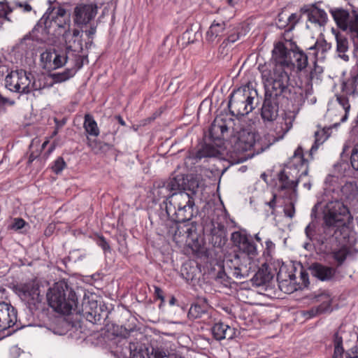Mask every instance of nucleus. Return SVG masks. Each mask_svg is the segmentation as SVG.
<instances>
[{"label":"nucleus","mask_w":358,"mask_h":358,"mask_svg":"<svg viewBox=\"0 0 358 358\" xmlns=\"http://www.w3.org/2000/svg\"><path fill=\"white\" fill-rule=\"evenodd\" d=\"M265 88L264 100L261 109V117L265 123L276 121L277 138H282L292 127L293 122L306 96L303 90L299 86L288 85L285 72L262 71Z\"/></svg>","instance_id":"obj_1"},{"label":"nucleus","mask_w":358,"mask_h":358,"mask_svg":"<svg viewBox=\"0 0 358 358\" xmlns=\"http://www.w3.org/2000/svg\"><path fill=\"white\" fill-rule=\"evenodd\" d=\"M307 173V162L303 158L301 147H298L290 159L289 166L278 174V195L273 194L272 199L266 204L273 210L278 203H280V197L287 199L289 201V206L284 209V212L287 217H292L294 215L293 200L296 197V187L299 178Z\"/></svg>","instance_id":"obj_2"},{"label":"nucleus","mask_w":358,"mask_h":358,"mask_svg":"<svg viewBox=\"0 0 358 358\" xmlns=\"http://www.w3.org/2000/svg\"><path fill=\"white\" fill-rule=\"evenodd\" d=\"M322 233L317 240L322 243H342V239L349 237V225L353 221L349 208L341 200L329 201L323 208Z\"/></svg>","instance_id":"obj_3"},{"label":"nucleus","mask_w":358,"mask_h":358,"mask_svg":"<svg viewBox=\"0 0 358 358\" xmlns=\"http://www.w3.org/2000/svg\"><path fill=\"white\" fill-rule=\"evenodd\" d=\"M273 66L271 69H264L263 71L269 72L275 71L277 69L285 72L289 83V75L295 67L298 71L304 69L308 65V57L295 45L289 41L277 43L272 51Z\"/></svg>","instance_id":"obj_4"},{"label":"nucleus","mask_w":358,"mask_h":358,"mask_svg":"<svg viewBox=\"0 0 358 358\" xmlns=\"http://www.w3.org/2000/svg\"><path fill=\"white\" fill-rule=\"evenodd\" d=\"M194 198L185 191L173 192L166 203L168 216L175 222L189 221L194 216Z\"/></svg>","instance_id":"obj_5"},{"label":"nucleus","mask_w":358,"mask_h":358,"mask_svg":"<svg viewBox=\"0 0 358 358\" xmlns=\"http://www.w3.org/2000/svg\"><path fill=\"white\" fill-rule=\"evenodd\" d=\"M232 152L236 155H241L254 148V152L259 153L266 148H262L261 143L257 140L256 133L249 127L236 125L234 134L230 138Z\"/></svg>","instance_id":"obj_6"},{"label":"nucleus","mask_w":358,"mask_h":358,"mask_svg":"<svg viewBox=\"0 0 358 358\" xmlns=\"http://www.w3.org/2000/svg\"><path fill=\"white\" fill-rule=\"evenodd\" d=\"M68 286L64 282H57L47 293L49 305L57 312L63 314H69L76 306L75 294L69 292L66 298V291Z\"/></svg>","instance_id":"obj_7"},{"label":"nucleus","mask_w":358,"mask_h":358,"mask_svg":"<svg viewBox=\"0 0 358 358\" xmlns=\"http://www.w3.org/2000/svg\"><path fill=\"white\" fill-rule=\"evenodd\" d=\"M257 95V91L249 87L234 90L230 96L228 104L229 110L234 115H248L255 108L254 100Z\"/></svg>","instance_id":"obj_8"},{"label":"nucleus","mask_w":358,"mask_h":358,"mask_svg":"<svg viewBox=\"0 0 358 358\" xmlns=\"http://www.w3.org/2000/svg\"><path fill=\"white\" fill-rule=\"evenodd\" d=\"M5 86L8 90L19 94H29L39 89L32 74L23 69L8 73L5 78Z\"/></svg>","instance_id":"obj_9"},{"label":"nucleus","mask_w":358,"mask_h":358,"mask_svg":"<svg viewBox=\"0 0 358 358\" xmlns=\"http://www.w3.org/2000/svg\"><path fill=\"white\" fill-rule=\"evenodd\" d=\"M173 240L178 245H185L189 247L196 246L200 233L195 222L188 221L175 222L169 231Z\"/></svg>","instance_id":"obj_10"},{"label":"nucleus","mask_w":358,"mask_h":358,"mask_svg":"<svg viewBox=\"0 0 358 358\" xmlns=\"http://www.w3.org/2000/svg\"><path fill=\"white\" fill-rule=\"evenodd\" d=\"M337 27L347 31L352 42L358 44V13H350L343 8H332L329 10Z\"/></svg>","instance_id":"obj_11"},{"label":"nucleus","mask_w":358,"mask_h":358,"mask_svg":"<svg viewBox=\"0 0 358 358\" xmlns=\"http://www.w3.org/2000/svg\"><path fill=\"white\" fill-rule=\"evenodd\" d=\"M41 22H43L46 28L57 27L63 29V36L66 43H68L69 37L71 36L69 29L70 17L64 8L59 6L51 8L50 7L41 19Z\"/></svg>","instance_id":"obj_12"},{"label":"nucleus","mask_w":358,"mask_h":358,"mask_svg":"<svg viewBox=\"0 0 358 358\" xmlns=\"http://www.w3.org/2000/svg\"><path fill=\"white\" fill-rule=\"evenodd\" d=\"M357 96L358 81L355 76H353L343 83L342 94L337 96V101L343 113L339 124L345 122L348 120L350 108V101H354Z\"/></svg>","instance_id":"obj_13"},{"label":"nucleus","mask_w":358,"mask_h":358,"mask_svg":"<svg viewBox=\"0 0 358 358\" xmlns=\"http://www.w3.org/2000/svg\"><path fill=\"white\" fill-rule=\"evenodd\" d=\"M78 55L70 48H67L66 54L58 52L55 50H47L41 55L43 68L48 70H55L64 66L68 61Z\"/></svg>","instance_id":"obj_14"},{"label":"nucleus","mask_w":358,"mask_h":358,"mask_svg":"<svg viewBox=\"0 0 358 358\" xmlns=\"http://www.w3.org/2000/svg\"><path fill=\"white\" fill-rule=\"evenodd\" d=\"M16 291L21 300L27 303L30 308L31 306L36 307L43 299L39 286L34 282L21 285L18 286Z\"/></svg>","instance_id":"obj_15"},{"label":"nucleus","mask_w":358,"mask_h":358,"mask_svg":"<svg viewBox=\"0 0 358 358\" xmlns=\"http://www.w3.org/2000/svg\"><path fill=\"white\" fill-rule=\"evenodd\" d=\"M131 358H170L171 353L162 347L148 348L143 345L131 344L129 346Z\"/></svg>","instance_id":"obj_16"},{"label":"nucleus","mask_w":358,"mask_h":358,"mask_svg":"<svg viewBox=\"0 0 358 358\" xmlns=\"http://www.w3.org/2000/svg\"><path fill=\"white\" fill-rule=\"evenodd\" d=\"M17 322V310L10 304L0 301V332L7 331L6 336H9L13 331H10Z\"/></svg>","instance_id":"obj_17"},{"label":"nucleus","mask_w":358,"mask_h":358,"mask_svg":"<svg viewBox=\"0 0 358 358\" xmlns=\"http://www.w3.org/2000/svg\"><path fill=\"white\" fill-rule=\"evenodd\" d=\"M303 13L306 15V27L308 29L322 31L328 21L327 13L317 7L312 6L304 10Z\"/></svg>","instance_id":"obj_18"},{"label":"nucleus","mask_w":358,"mask_h":358,"mask_svg":"<svg viewBox=\"0 0 358 358\" xmlns=\"http://www.w3.org/2000/svg\"><path fill=\"white\" fill-rule=\"evenodd\" d=\"M231 240L240 250L246 254L248 258L256 266L255 259L257 257L258 251L257 245L251 241L246 234L240 231H235L231 234Z\"/></svg>","instance_id":"obj_19"},{"label":"nucleus","mask_w":358,"mask_h":358,"mask_svg":"<svg viewBox=\"0 0 358 358\" xmlns=\"http://www.w3.org/2000/svg\"><path fill=\"white\" fill-rule=\"evenodd\" d=\"M265 249L263 252V257L265 259V262L262 265V268L257 273V275L262 276L263 281L269 280L273 278L274 273L272 268V257L275 252V245L269 239L265 242Z\"/></svg>","instance_id":"obj_20"},{"label":"nucleus","mask_w":358,"mask_h":358,"mask_svg":"<svg viewBox=\"0 0 358 358\" xmlns=\"http://www.w3.org/2000/svg\"><path fill=\"white\" fill-rule=\"evenodd\" d=\"M97 6L95 4H78L74 8V22L78 24H87L97 14Z\"/></svg>","instance_id":"obj_21"},{"label":"nucleus","mask_w":358,"mask_h":358,"mask_svg":"<svg viewBox=\"0 0 358 358\" xmlns=\"http://www.w3.org/2000/svg\"><path fill=\"white\" fill-rule=\"evenodd\" d=\"M233 124V121L229 117H216L209 130L210 137L213 139L222 138Z\"/></svg>","instance_id":"obj_22"},{"label":"nucleus","mask_w":358,"mask_h":358,"mask_svg":"<svg viewBox=\"0 0 358 358\" xmlns=\"http://www.w3.org/2000/svg\"><path fill=\"white\" fill-rule=\"evenodd\" d=\"M70 62L72 63L71 68H68L62 72L52 74L51 76L55 83H62L68 80L75 76L78 70L83 67V61L80 55H75V57Z\"/></svg>","instance_id":"obj_23"},{"label":"nucleus","mask_w":358,"mask_h":358,"mask_svg":"<svg viewBox=\"0 0 358 358\" xmlns=\"http://www.w3.org/2000/svg\"><path fill=\"white\" fill-rule=\"evenodd\" d=\"M213 337L217 341L232 339L236 334L235 329L223 322L215 323L212 327Z\"/></svg>","instance_id":"obj_24"},{"label":"nucleus","mask_w":358,"mask_h":358,"mask_svg":"<svg viewBox=\"0 0 358 358\" xmlns=\"http://www.w3.org/2000/svg\"><path fill=\"white\" fill-rule=\"evenodd\" d=\"M226 23L222 20H214L206 32V38L208 42H214L224 34Z\"/></svg>","instance_id":"obj_25"},{"label":"nucleus","mask_w":358,"mask_h":358,"mask_svg":"<svg viewBox=\"0 0 358 358\" xmlns=\"http://www.w3.org/2000/svg\"><path fill=\"white\" fill-rule=\"evenodd\" d=\"M332 32L336 41V52L338 57L345 62H348L349 60V56L345 54L348 50V39L334 28L332 29Z\"/></svg>","instance_id":"obj_26"},{"label":"nucleus","mask_w":358,"mask_h":358,"mask_svg":"<svg viewBox=\"0 0 358 358\" xmlns=\"http://www.w3.org/2000/svg\"><path fill=\"white\" fill-rule=\"evenodd\" d=\"M172 194L170 192L164 181L155 182L152 189V194L155 201H158L161 199H166L165 204L166 205Z\"/></svg>","instance_id":"obj_27"},{"label":"nucleus","mask_w":358,"mask_h":358,"mask_svg":"<svg viewBox=\"0 0 358 358\" xmlns=\"http://www.w3.org/2000/svg\"><path fill=\"white\" fill-rule=\"evenodd\" d=\"M311 271L314 276L322 281L330 280L335 273L333 268L320 264L313 265Z\"/></svg>","instance_id":"obj_28"},{"label":"nucleus","mask_w":358,"mask_h":358,"mask_svg":"<svg viewBox=\"0 0 358 358\" xmlns=\"http://www.w3.org/2000/svg\"><path fill=\"white\" fill-rule=\"evenodd\" d=\"M82 306L83 314L87 320L92 322L93 320L96 321L97 302L94 300L84 299Z\"/></svg>","instance_id":"obj_29"},{"label":"nucleus","mask_w":358,"mask_h":358,"mask_svg":"<svg viewBox=\"0 0 358 358\" xmlns=\"http://www.w3.org/2000/svg\"><path fill=\"white\" fill-rule=\"evenodd\" d=\"M348 238L345 239H342V243L340 242H334L331 245H329L327 248H325V250H332V248L334 245H341V248L337 250H334L333 252V257L340 264H341L346 259L347 255H348V250L345 247L346 243H348L347 241Z\"/></svg>","instance_id":"obj_30"},{"label":"nucleus","mask_w":358,"mask_h":358,"mask_svg":"<svg viewBox=\"0 0 358 358\" xmlns=\"http://www.w3.org/2000/svg\"><path fill=\"white\" fill-rule=\"evenodd\" d=\"M329 129H321L315 132V141L310 150V155H313L319 146L322 145L329 138Z\"/></svg>","instance_id":"obj_31"},{"label":"nucleus","mask_w":358,"mask_h":358,"mask_svg":"<svg viewBox=\"0 0 358 358\" xmlns=\"http://www.w3.org/2000/svg\"><path fill=\"white\" fill-rule=\"evenodd\" d=\"M164 182L171 193L173 191L185 189V179L182 174H178L174 177L170 178L167 181Z\"/></svg>","instance_id":"obj_32"},{"label":"nucleus","mask_w":358,"mask_h":358,"mask_svg":"<svg viewBox=\"0 0 358 358\" xmlns=\"http://www.w3.org/2000/svg\"><path fill=\"white\" fill-rule=\"evenodd\" d=\"M83 127L85 131L89 135L94 137H96L99 135V129L97 126V123L91 115L86 114L85 115Z\"/></svg>","instance_id":"obj_33"},{"label":"nucleus","mask_w":358,"mask_h":358,"mask_svg":"<svg viewBox=\"0 0 358 358\" xmlns=\"http://www.w3.org/2000/svg\"><path fill=\"white\" fill-rule=\"evenodd\" d=\"M14 10V6H12L7 0L0 1V29L6 21L12 22L8 15Z\"/></svg>","instance_id":"obj_34"},{"label":"nucleus","mask_w":358,"mask_h":358,"mask_svg":"<svg viewBox=\"0 0 358 358\" xmlns=\"http://www.w3.org/2000/svg\"><path fill=\"white\" fill-rule=\"evenodd\" d=\"M341 192L345 199L352 200L358 194V187L354 182H348L342 186Z\"/></svg>","instance_id":"obj_35"},{"label":"nucleus","mask_w":358,"mask_h":358,"mask_svg":"<svg viewBox=\"0 0 358 358\" xmlns=\"http://www.w3.org/2000/svg\"><path fill=\"white\" fill-rule=\"evenodd\" d=\"M334 354L332 358H343L344 348L343 347V338L337 331L334 335Z\"/></svg>","instance_id":"obj_36"},{"label":"nucleus","mask_w":358,"mask_h":358,"mask_svg":"<svg viewBox=\"0 0 358 358\" xmlns=\"http://www.w3.org/2000/svg\"><path fill=\"white\" fill-rule=\"evenodd\" d=\"M331 48V44L328 43L323 38L317 39L314 45L311 46L309 50H313L314 56L315 58L317 57L318 54L321 53L322 55Z\"/></svg>","instance_id":"obj_37"},{"label":"nucleus","mask_w":358,"mask_h":358,"mask_svg":"<svg viewBox=\"0 0 358 358\" xmlns=\"http://www.w3.org/2000/svg\"><path fill=\"white\" fill-rule=\"evenodd\" d=\"M315 224L314 222H310L306 226V227L305 229V234H306L307 238L310 241H315L318 244H320L321 245H324V248H327L329 246V243L328 244H327V243L322 244L317 240V237L322 233V228L321 227L322 230L318 234L315 233ZM331 243H329V245H331Z\"/></svg>","instance_id":"obj_38"},{"label":"nucleus","mask_w":358,"mask_h":358,"mask_svg":"<svg viewBox=\"0 0 358 358\" xmlns=\"http://www.w3.org/2000/svg\"><path fill=\"white\" fill-rule=\"evenodd\" d=\"M207 313V306L206 305L194 304L188 312V317L191 319L201 318Z\"/></svg>","instance_id":"obj_39"},{"label":"nucleus","mask_w":358,"mask_h":358,"mask_svg":"<svg viewBox=\"0 0 358 358\" xmlns=\"http://www.w3.org/2000/svg\"><path fill=\"white\" fill-rule=\"evenodd\" d=\"M330 310V302L327 299V301L322 303L321 305L316 308H313L311 310H308L305 315H308V317H313L317 314L322 313L327 311Z\"/></svg>","instance_id":"obj_40"},{"label":"nucleus","mask_w":358,"mask_h":358,"mask_svg":"<svg viewBox=\"0 0 358 358\" xmlns=\"http://www.w3.org/2000/svg\"><path fill=\"white\" fill-rule=\"evenodd\" d=\"M215 281L217 284L220 285L223 287H228L231 285V278L227 275L224 271H220L215 278Z\"/></svg>","instance_id":"obj_41"},{"label":"nucleus","mask_w":358,"mask_h":358,"mask_svg":"<svg viewBox=\"0 0 358 358\" xmlns=\"http://www.w3.org/2000/svg\"><path fill=\"white\" fill-rule=\"evenodd\" d=\"M9 3L12 6H14V10L15 8H19L24 13H29L33 9L31 6L27 1H20L18 0H14Z\"/></svg>","instance_id":"obj_42"},{"label":"nucleus","mask_w":358,"mask_h":358,"mask_svg":"<svg viewBox=\"0 0 358 358\" xmlns=\"http://www.w3.org/2000/svg\"><path fill=\"white\" fill-rule=\"evenodd\" d=\"M65 167L66 162H64V159L60 157L55 159L52 166V169L54 173L59 174L64 169Z\"/></svg>","instance_id":"obj_43"},{"label":"nucleus","mask_w":358,"mask_h":358,"mask_svg":"<svg viewBox=\"0 0 358 358\" xmlns=\"http://www.w3.org/2000/svg\"><path fill=\"white\" fill-rule=\"evenodd\" d=\"M185 189H188L191 192L189 194L192 197L197 192L199 188V181L196 179H190L187 180V187Z\"/></svg>","instance_id":"obj_44"},{"label":"nucleus","mask_w":358,"mask_h":358,"mask_svg":"<svg viewBox=\"0 0 358 358\" xmlns=\"http://www.w3.org/2000/svg\"><path fill=\"white\" fill-rule=\"evenodd\" d=\"M350 163L352 168L358 171V143L355 145L351 151Z\"/></svg>","instance_id":"obj_45"},{"label":"nucleus","mask_w":358,"mask_h":358,"mask_svg":"<svg viewBox=\"0 0 358 358\" xmlns=\"http://www.w3.org/2000/svg\"><path fill=\"white\" fill-rule=\"evenodd\" d=\"M346 358H358V336L357 343L345 352Z\"/></svg>","instance_id":"obj_46"},{"label":"nucleus","mask_w":358,"mask_h":358,"mask_svg":"<svg viewBox=\"0 0 358 358\" xmlns=\"http://www.w3.org/2000/svg\"><path fill=\"white\" fill-rule=\"evenodd\" d=\"M25 224L26 222L23 219L15 218L10 227L15 230H20L24 227Z\"/></svg>","instance_id":"obj_47"},{"label":"nucleus","mask_w":358,"mask_h":358,"mask_svg":"<svg viewBox=\"0 0 358 358\" xmlns=\"http://www.w3.org/2000/svg\"><path fill=\"white\" fill-rule=\"evenodd\" d=\"M213 225L214 227L210 230L211 234L213 236L218 235V236H221L222 235V234L224 233V224H222L221 223H216V226H215L214 224L213 223Z\"/></svg>","instance_id":"obj_48"},{"label":"nucleus","mask_w":358,"mask_h":358,"mask_svg":"<svg viewBox=\"0 0 358 358\" xmlns=\"http://www.w3.org/2000/svg\"><path fill=\"white\" fill-rule=\"evenodd\" d=\"M97 245L101 247L105 252L110 251V248L108 243L106 241L104 237L100 236L97 240Z\"/></svg>","instance_id":"obj_49"},{"label":"nucleus","mask_w":358,"mask_h":358,"mask_svg":"<svg viewBox=\"0 0 358 358\" xmlns=\"http://www.w3.org/2000/svg\"><path fill=\"white\" fill-rule=\"evenodd\" d=\"M299 20L298 15L296 13H292L289 16L287 17V20L288 21V29H291L294 27Z\"/></svg>","instance_id":"obj_50"},{"label":"nucleus","mask_w":358,"mask_h":358,"mask_svg":"<svg viewBox=\"0 0 358 358\" xmlns=\"http://www.w3.org/2000/svg\"><path fill=\"white\" fill-rule=\"evenodd\" d=\"M232 275L234 277H235L237 279H244L247 276H248V274L246 273V271L243 273L241 271V269L240 268H238V267H235L233 272H232Z\"/></svg>","instance_id":"obj_51"},{"label":"nucleus","mask_w":358,"mask_h":358,"mask_svg":"<svg viewBox=\"0 0 358 358\" xmlns=\"http://www.w3.org/2000/svg\"><path fill=\"white\" fill-rule=\"evenodd\" d=\"M155 294L157 298L164 301L163 291L159 287H155Z\"/></svg>","instance_id":"obj_52"},{"label":"nucleus","mask_w":358,"mask_h":358,"mask_svg":"<svg viewBox=\"0 0 358 358\" xmlns=\"http://www.w3.org/2000/svg\"><path fill=\"white\" fill-rule=\"evenodd\" d=\"M96 33V28L95 27H91L90 28V29L88 30H86L85 31V34L88 36V37H92L93 35H94Z\"/></svg>","instance_id":"obj_53"},{"label":"nucleus","mask_w":358,"mask_h":358,"mask_svg":"<svg viewBox=\"0 0 358 358\" xmlns=\"http://www.w3.org/2000/svg\"><path fill=\"white\" fill-rule=\"evenodd\" d=\"M8 72V68L4 65H0V77H2L6 73Z\"/></svg>","instance_id":"obj_54"},{"label":"nucleus","mask_w":358,"mask_h":358,"mask_svg":"<svg viewBox=\"0 0 358 358\" xmlns=\"http://www.w3.org/2000/svg\"><path fill=\"white\" fill-rule=\"evenodd\" d=\"M239 38V36L238 34L237 35H230L228 38H227V41L230 43H234L236 42L238 39Z\"/></svg>","instance_id":"obj_55"},{"label":"nucleus","mask_w":358,"mask_h":358,"mask_svg":"<svg viewBox=\"0 0 358 358\" xmlns=\"http://www.w3.org/2000/svg\"><path fill=\"white\" fill-rule=\"evenodd\" d=\"M352 48H353V50H352L353 55H354V57L358 58V44H357V45H356L355 42H352Z\"/></svg>","instance_id":"obj_56"},{"label":"nucleus","mask_w":358,"mask_h":358,"mask_svg":"<svg viewBox=\"0 0 358 358\" xmlns=\"http://www.w3.org/2000/svg\"><path fill=\"white\" fill-rule=\"evenodd\" d=\"M36 158V156L34 155V154L31 153L29 157L28 164H31L35 160Z\"/></svg>","instance_id":"obj_57"},{"label":"nucleus","mask_w":358,"mask_h":358,"mask_svg":"<svg viewBox=\"0 0 358 358\" xmlns=\"http://www.w3.org/2000/svg\"><path fill=\"white\" fill-rule=\"evenodd\" d=\"M320 203H317V204H315L313 208H312V212H311V216H315V213H316V211L317 210V206Z\"/></svg>","instance_id":"obj_58"},{"label":"nucleus","mask_w":358,"mask_h":358,"mask_svg":"<svg viewBox=\"0 0 358 358\" xmlns=\"http://www.w3.org/2000/svg\"><path fill=\"white\" fill-rule=\"evenodd\" d=\"M247 159L248 157H246L245 155L238 156V162H243L245 161Z\"/></svg>","instance_id":"obj_59"},{"label":"nucleus","mask_w":358,"mask_h":358,"mask_svg":"<svg viewBox=\"0 0 358 358\" xmlns=\"http://www.w3.org/2000/svg\"><path fill=\"white\" fill-rule=\"evenodd\" d=\"M80 34V31L78 29H74L73 31L72 36L73 37H78Z\"/></svg>","instance_id":"obj_60"},{"label":"nucleus","mask_w":358,"mask_h":358,"mask_svg":"<svg viewBox=\"0 0 358 358\" xmlns=\"http://www.w3.org/2000/svg\"><path fill=\"white\" fill-rule=\"evenodd\" d=\"M205 155L201 153V151H199L196 155V158L201 159V158L204 157Z\"/></svg>","instance_id":"obj_61"},{"label":"nucleus","mask_w":358,"mask_h":358,"mask_svg":"<svg viewBox=\"0 0 358 358\" xmlns=\"http://www.w3.org/2000/svg\"><path fill=\"white\" fill-rule=\"evenodd\" d=\"M255 240H256L257 241H258V242H261V241H262V238H260V236H259V234H256L255 235Z\"/></svg>","instance_id":"obj_62"},{"label":"nucleus","mask_w":358,"mask_h":358,"mask_svg":"<svg viewBox=\"0 0 358 358\" xmlns=\"http://www.w3.org/2000/svg\"><path fill=\"white\" fill-rule=\"evenodd\" d=\"M304 187L307 188L308 189H310L311 188V185L310 182H306L303 184Z\"/></svg>","instance_id":"obj_63"},{"label":"nucleus","mask_w":358,"mask_h":358,"mask_svg":"<svg viewBox=\"0 0 358 358\" xmlns=\"http://www.w3.org/2000/svg\"><path fill=\"white\" fill-rule=\"evenodd\" d=\"M118 120H119V122L122 125H125V122H124V121L122 120V118L121 117H118Z\"/></svg>","instance_id":"obj_64"}]
</instances>
